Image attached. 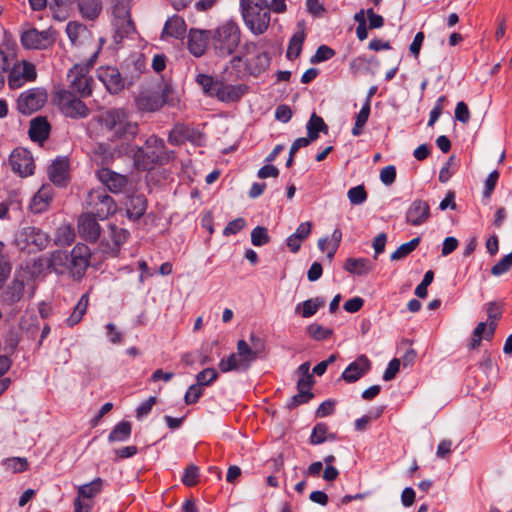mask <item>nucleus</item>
Instances as JSON below:
<instances>
[{"label":"nucleus","mask_w":512,"mask_h":512,"mask_svg":"<svg viewBox=\"0 0 512 512\" xmlns=\"http://www.w3.org/2000/svg\"><path fill=\"white\" fill-rule=\"evenodd\" d=\"M37 77L35 65L22 62L14 65L8 76V85L11 89L21 87L25 82L34 81Z\"/></svg>","instance_id":"obj_12"},{"label":"nucleus","mask_w":512,"mask_h":512,"mask_svg":"<svg viewBox=\"0 0 512 512\" xmlns=\"http://www.w3.org/2000/svg\"><path fill=\"white\" fill-rule=\"evenodd\" d=\"M209 40H211L210 30L191 28L188 33L187 48L193 56L199 58L205 54Z\"/></svg>","instance_id":"obj_15"},{"label":"nucleus","mask_w":512,"mask_h":512,"mask_svg":"<svg viewBox=\"0 0 512 512\" xmlns=\"http://www.w3.org/2000/svg\"><path fill=\"white\" fill-rule=\"evenodd\" d=\"M219 369L223 373L229 371H240L246 370V366L242 365V359L239 357V353H232L227 358H223L219 362Z\"/></svg>","instance_id":"obj_40"},{"label":"nucleus","mask_w":512,"mask_h":512,"mask_svg":"<svg viewBox=\"0 0 512 512\" xmlns=\"http://www.w3.org/2000/svg\"><path fill=\"white\" fill-rule=\"evenodd\" d=\"M90 249L85 244H77L69 254V270L73 277L81 278L89 265Z\"/></svg>","instance_id":"obj_11"},{"label":"nucleus","mask_w":512,"mask_h":512,"mask_svg":"<svg viewBox=\"0 0 512 512\" xmlns=\"http://www.w3.org/2000/svg\"><path fill=\"white\" fill-rule=\"evenodd\" d=\"M102 487L103 480L101 478H96L90 483L80 485L77 488V498L93 501L94 497L102 491Z\"/></svg>","instance_id":"obj_31"},{"label":"nucleus","mask_w":512,"mask_h":512,"mask_svg":"<svg viewBox=\"0 0 512 512\" xmlns=\"http://www.w3.org/2000/svg\"><path fill=\"white\" fill-rule=\"evenodd\" d=\"M498 179H499V172L497 170L492 171L487 176L485 183H484V190H483V196L485 198L491 197V195L496 187V184L498 182Z\"/></svg>","instance_id":"obj_58"},{"label":"nucleus","mask_w":512,"mask_h":512,"mask_svg":"<svg viewBox=\"0 0 512 512\" xmlns=\"http://www.w3.org/2000/svg\"><path fill=\"white\" fill-rule=\"evenodd\" d=\"M3 465L6 470L12 473H20L26 471L29 467V462L24 457H12L4 460Z\"/></svg>","instance_id":"obj_48"},{"label":"nucleus","mask_w":512,"mask_h":512,"mask_svg":"<svg viewBox=\"0 0 512 512\" xmlns=\"http://www.w3.org/2000/svg\"><path fill=\"white\" fill-rule=\"evenodd\" d=\"M107 233L112 239L116 248L123 244L128 238V231L125 228L118 227L114 224L108 226Z\"/></svg>","instance_id":"obj_50"},{"label":"nucleus","mask_w":512,"mask_h":512,"mask_svg":"<svg viewBox=\"0 0 512 512\" xmlns=\"http://www.w3.org/2000/svg\"><path fill=\"white\" fill-rule=\"evenodd\" d=\"M306 128L310 140L313 141L318 139L320 132H328V126L326 125L322 117L318 116L315 112L312 113Z\"/></svg>","instance_id":"obj_37"},{"label":"nucleus","mask_w":512,"mask_h":512,"mask_svg":"<svg viewBox=\"0 0 512 512\" xmlns=\"http://www.w3.org/2000/svg\"><path fill=\"white\" fill-rule=\"evenodd\" d=\"M87 207L91 210L90 214L100 219H105L116 212V204L105 189H92L86 198Z\"/></svg>","instance_id":"obj_5"},{"label":"nucleus","mask_w":512,"mask_h":512,"mask_svg":"<svg viewBox=\"0 0 512 512\" xmlns=\"http://www.w3.org/2000/svg\"><path fill=\"white\" fill-rule=\"evenodd\" d=\"M24 282L22 280H14L3 292V300L9 305L19 302L24 295Z\"/></svg>","instance_id":"obj_33"},{"label":"nucleus","mask_w":512,"mask_h":512,"mask_svg":"<svg viewBox=\"0 0 512 512\" xmlns=\"http://www.w3.org/2000/svg\"><path fill=\"white\" fill-rule=\"evenodd\" d=\"M75 238V233L70 225L63 224L56 230L55 244L58 246H68Z\"/></svg>","instance_id":"obj_44"},{"label":"nucleus","mask_w":512,"mask_h":512,"mask_svg":"<svg viewBox=\"0 0 512 512\" xmlns=\"http://www.w3.org/2000/svg\"><path fill=\"white\" fill-rule=\"evenodd\" d=\"M430 217V206L422 199L414 200L406 211V221L412 226H420Z\"/></svg>","instance_id":"obj_18"},{"label":"nucleus","mask_w":512,"mask_h":512,"mask_svg":"<svg viewBox=\"0 0 512 512\" xmlns=\"http://www.w3.org/2000/svg\"><path fill=\"white\" fill-rule=\"evenodd\" d=\"M66 33L72 45L84 46L91 41V33L87 27L77 21H70L66 26Z\"/></svg>","instance_id":"obj_22"},{"label":"nucleus","mask_w":512,"mask_h":512,"mask_svg":"<svg viewBox=\"0 0 512 512\" xmlns=\"http://www.w3.org/2000/svg\"><path fill=\"white\" fill-rule=\"evenodd\" d=\"M371 105L369 104V100L365 101L361 110L356 115L355 123L352 128V134L354 136H359L362 133V129L368 121L370 115Z\"/></svg>","instance_id":"obj_46"},{"label":"nucleus","mask_w":512,"mask_h":512,"mask_svg":"<svg viewBox=\"0 0 512 512\" xmlns=\"http://www.w3.org/2000/svg\"><path fill=\"white\" fill-rule=\"evenodd\" d=\"M255 67H251L252 74H259L264 71L270 64V58L267 53L258 54L255 59Z\"/></svg>","instance_id":"obj_62"},{"label":"nucleus","mask_w":512,"mask_h":512,"mask_svg":"<svg viewBox=\"0 0 512 512\" xmlns=\"http://www.w3.org/2000/svg\"><path fill=\"white\" fill-rule=\"evenodd\" d=\"M246 225L244 218L239 217L230 221L223 230L224 236L235 235L240 232Z\"/></svg>","instance_id":"obj_60"},{"label":"nucleus","mask_w":512,"mask_h":512,"mask_svg":"<svg viewBox=\"0 0 512 512\" xmlns=\"http://www.w3.org/2000/svg\"><path fill=\"white\" fill-rule=\"evenodd\" d=\"M68 161L66 158H57L48 168L49 179L56 185L62 186L67 179Z\"/></svg>","instance_id":"obj_28"},{"label":"nucleus","mask_w":512,"mask_h":512,"mask_svg":"<svg viewBox=\"0 0 512 512\" xmlns=\"http://www.w3.org/2000/svg\"><path fill=\"white\" fill-rule=\"evenodd\" d=\"M214 53L218 57H228L234 53L241 41L239 26L233 21H226L211 31Z\"/></svg>","instance_id":"obj_3"},{"label":"nucleus","mask_w":512,"mask_h":512,"mask_svg":"<svg viewBox=\"0 0 512 512\" xmlns=\"http://www.w3.org/2000/svg\"><path fill=\"white\" fill-rule=\"evenodd\" d=\"M22 235L27 246H34L37 251L45 249L50 243L49 235L36 227H26Z\"/></svg>","instance_id":"obj_24"},{"label":"nucleus","mask_w":512,"mask_h":512,"mask_svg":"<svg viewBox=\"0 0 512 512\" xmlns=\"http://www.w3.org/2000/svg\"><path fill=\"white\" fill-rule=\"evenodd\" d=\"M159 159L160 148L156 136L148 138L144 146L140 147L135 153V163L138 168L143 170H152Z\"/></svg>","instance_id":"obj_8"},{"label":"nucleus","mask_w":512,"mask_h":512,"mask_svg":"<svg viewBox=\"0 0 512 512\" xmlns=\"http://www.w3.org/2000/svg\"><path fill=\"white\" fill-rule=\"evenodd\" d=\"M113 20H120L131 17L130 5L126 1H116L112 8Z\"/></svg>","instance_id":"obj_56"},{"label":"nucleus","mask_w":512,"mask_h":512,"mask_svg":"<svg viewBox=\"0 0 512 512\" xmlns=\"http://www.w3.org/2000/svg\"><path fill=\"white\" fill-rule=\"evenodd\" d=\"M371 361L366 355H360L355 361L350 363L343 371L341 377L348 383H354L371 369Z\"/></svg>","instance_id":"obj_19"},{"label":"nucleus","mask_w":512,"mask_h":512,"mask_svg":"<svg viewBox=\"0 0 512 512\" xmlns=\"http://www.w3.org/2000/svg\"><path fill=\"white\" fill-rule=\"evenodd\" d=\"M217 378L218 372L214 368H206L196 375V383L205 387L211 385Z\"/></svg>","instance_id":"obj_53"},{"label":"nucleus","mask_w":512,"mask_h":512,"mask_svg":"<svg viewBox=\"0 0 512 512\" xmlns=\"http://www.w3.org/2000/svg\"><path fill=\"white\" fill-rule=\"evenodd\" d=\"M136 107L142 112H154L159 108L157 91L143 90L135 99Z\"/></svg>","instance_id":"obj_27"},{"label":"nucleus","mask_w":512,"mask_h":512,"mask_svg":"<svg viewBox=\"0 0 512 512\" xmlns=\"http://www.w3.org/2000/svg\"><path fill=\"white\" fill-rule=\"evenodd\" d=\"M240 10L251 33L261 35L267 31L271 21L267 0H240Z\"/></svg>","instance_id":"obj_2"},{"label":"nucleus","mask_w":512,"mask_h":512,"mask_svg":"<svg viewBox=\"0 0 512 512\" xmlns=\"http://www.w3.org/2000/svg\"><path fill=\"white\" fill-rule=\"evenodd\" d=\"M50 124L45 117L38 116L31 120L29 127V136L32 141L42 143L50 133Z\"/></svg>","instance_id":"obj_26"},{"label":"nucleus","mask_w":512,"mask_h":512,"mask_svg":"<svg viewBox=\"0 0 512 512\" xmlns=\"http://www.w3.org/2000/svg\"><path fill=\"white\" fill-rule=\"evenodd\" d=\"M56 39L55 30L48 28L39 31L36 28H30L21 35V43L26 49L44 50L51 47Z\"/></svg>","instance_id":"obj_7"},{"label":"nucleus","mask_w":512,"mask_h":512,"mask_svg":"<svg viewBox=\"0 0 512 512\" xmlns=\"http://www.w3.org/2000/svg\"><path fill=\"white\" fill-rule=\"evenodd\" d=\"M247 90L248 87L245 84H227L221 79L214 97L223 103L238 102L247 93Z\"/></svg>","instance_id":"obj_16"},{"label":"nucleus","mask_w":512,"mask_h":512,"mask_svg":"<svg viewBox=\"0 0 512 512\" xmlns=\"http://www.w3.org/2000/svg\"><path fill=\"white\" fill-rule=\"evenodd\" d=\"M131 432V423L128 421H122L112 429L108 436V440L109 442H123L130 437Z\"/></svg>","instance_id":"obj_39"},{"label":"nucleus","mask_w":512,"mask_h":512,"mask_svg":"<svg viewBox=\"0 0 512 512\" xmlns=\"http://www.w3.org/2000/svg\"><path fill=\"white\" fill-rule=\"evenodd\" d=\"M97 77L111 94H117L124 88V79L114 66L99 67Z\"/></svg>","instance_id":"obj_14"},{"label":"nucleus","mask_w":512,"mask_h":512,"mask_svg":"<svg viewBox=\"0 0 512 512\" xmlns=\"http://www.w3.org/2000/svg\"><path fill=\"white\" fill-rule=\"evenodd\" d=\"M97 175L100 182L114 194L128 192L132 185L127 176L116 173L108 168L100 169Z\"/></svg>","instance_id":"obj_10"},{"label":"nucleus","mask_w":512,"mask_h":512,"mask_svg":"<svg viewBox=\"0 0 512 512\" xmlns=\"http://www.w3.org/2000/svg\"><path fill=\"white\" fill-rule=\"evenodd\" d=\"M237 352L239 357L242 359V365H245L248 369L251 363L261 353V349L254 344V348H251L245 340H239L237 342Z\"/></svg>","instance_id":"obj_30"},{"label":"nucleus","mask_w":512,"mask_h":512,"mask_svg":"<svg viewBox=\"0 0 512 512\" xmlns=\"http://www.w3.org/2000/svg\"><path fill=\"white\" fill-rule=\"evenodd\" d=\"M47 97V91L44 88H30L18 96L17 110L23 115H30L44 106Z\"/></svg>","instance_id":"obj_6"},{"label":"nucleus","mask_w":512,"mask_h":512,"mask_svg":"<svg viewBox=\"0 0 512 512\" xmlns=\"http://www.w3.org/2000/svg\"><path fill=\"white\" fill-rule=\"evenodd\" d=\"M58 100L62 112L68 117L84 118L89 114V109L86 104L72 95L70 91H60Z\"/></svg>","instance_id":"obj_9"},{"label":"nucleus","mask_w":512,"mask_h":512,"mask_svg":"<svg viewBox=\"0 0 512 512\" xmlns=\"http://www.w3.org/2000/svg\"><path fill=\"white\" fill-rule=\"evenodd\" d=\"M345 269L352 274L365 275L372 270V265L366 258H348L345 263Z\"/></svg>","instance_id":"obj_36"},{"label":"nucleus","mask_w":512,"mask_h":512,"mask_svg":"<svg viewBox=\"0 0 512 512\" xmlns=\"http://www.w3.org/2000/svg\"><path fill=\"white\" fill-rule=\"evenodd\" d=\"M420 238L416 237L410 240L407 243H404L400 245L392 254H391V260H401L405 258L407 255H409L411 252H413L419 245Z\"/></svg>","instance_id":"obj_47"},{"label":"nucleus","mask_w":512,"mask_h":512,"mask_svg":"<svg viewBox=\"0 0 512 512\" xmlns=\"http://www.w3.org/2000/svg\"><path fill=\"white\" fill-rule=\"evenodd\" d=\"M400 369V360L397 358L392 359L383 374V380L390 381L395 378Z\"/></svg>","instance_id":"obj_64"},{"label":"nucleus","mask_w":512,"mask_h":512,"mask_svg":"<svg viewBox=\"0 0 512 512\" xmlns=\"http://www.w3.org/2000/svg\"><path fill=\"white\" fill-rule=\"evenodd\" d=\"M88 303H89V296H88V293H85L82 295V297L80 298V300L74 307L72 314L67 319V324L69 326H74L81 321L84 314L86 313Z\"/></svg>","instance_id":"obj_42"},{"label":"nucleus","mask_w":512,"mask_h":512,"mask_svg":"<svg viewBox=\"0 0 512 512\" xmlns=\"http://www.w3.org/2000/svg\"><path fill=\"white\" fill-rule=\"evenodd\" d=\"M304 40L305 33L303 31L297 32L292 36L286 52V56L288 59L293 60L300 55Z\"/></svg>","instance_id":"obj_45"},{"label":"nucleus","mask_w":512,"mask_h":512,"mask_svg":"<svg viewBox=\"0 0 512 512\" xmlns=\"http://www.w3.org/2000/svg\"><path fill=\"white\" fill-rule=\"evenodd\" d=\"M187 33V25L185 20L178 16L173 15L169 17L164 27L162 28V38L171 37L174 39H183Z\"/></svg>","instance_id":"obj_23"},{"label":"nucleus","mask_w":512,"mask_h":512,"mask_svg":"<svg viewBox=\"0 0 512 512\" xmlns=\"http://www.w3.org/2000/svg\"><path fill=\"white\" fill-rule=\"evenodd\" d=\"M328 439L335 440L336 435L328 433V427L325 423H317L312 430L310 443L312 445H319Z\"/></svg>","instance_id":"obj_41"},{"label":"nucleus","mask_w":512,"mask_h":512,"mask_svg":"<svg viewBox=\"0 0 512 512\" xmlns=\"http://www.w3.org/2000/svg\"><path fill=\"white\" fill-rule=\"evenodd\" d=\"M112 24L115 29L114 38L117 43L122 41L125 37H129L135 33V26L131 17L120 20H112Z\"/></svg>","instance_id":"obj_35"},{"label":"nucleus","mask_w":512,"mask_h":512,"mask_svg":"<svg viewBox=\"0 0 512 512\" xmlns=\"http://www.w3.org/2000/svg\"><path fill=\"white\" fill-rule=\"evenodd\" d=\"M221 79H215L214 77L207 74H198L196 82L201 86L205 95L214 97L216 89L218 88Z\"/></svg>","instance_id":"obj_43"},{"label":"nucleus","mask_w":512,"mask_h":512,"mask_svg":"<svg viewBox=\"0 0 512 512\" xmlns=\"http://www.w3.org/2000/svg\"><path fill=\"white\" fill-rule=\"evenodd\" d=\"M180 103L179 95L176 93L170 84L162 83V106L167 104L170 106H177Z\"/></svg>","instance_id":"obj_52"},{"label":"nucleus","mask_w":512,"mask_h":512,"mask_svg":"<svg viewBox=\"0 0 512 512\" xmlns=\"http://www.w3.org/2000/svg\"><path fill=\"white\" fill-rule=\"evenodd\" d=\"M97 52L93 53L86 65L76 64L68 73L70 81V92L72 95L79 94L81 97H88L92 93V79L88 76L89 68L94 65Z\"/></svg>","instance_id":"obj_4"},{"label":"nucleus","mask_w":512,"mask_h":512,"mask_svg":"<svg viewBox=\"0 0 512 512\" xmlns=\"http://www.w3.org/2000/svg\"><path fill=\"white\" fill-rule=\"evenodd\" d=\"M81 15L89 20H95L102 11L100 0H78Z\"/></svg>","instance_id":"obj_34"},{"label":"nucleus","mask_w":512,"mask_h":512,"mask_svg":"<svg viewBox=\"0 0 512 512\" xmlns=\"http://www.w3.org/2000/svg\"><path fill=\"white\" fill-rule=\"evenodd\" d=\"M96 216L90 213L83 214L78 221V232L82 238L89 242H96L101 234V228Z\"/></svg>","instance_id":"obj_20"},{"label":"nucleus","mask_w":512,"mask_h":512,"mask_svg":"<svg viewBox=\"0 0 512 512\" xmlns=\"http://www.w3.org/2000/svg\"><path fill=\"white\" fill-rule=\"evenodd\" d=\"M126 214L129 220H138L146 211V199L142 195H132L128 197L126 203Z\"/></svg>","instance_id":"obj_29"},{"label":"nucleus","mask_w":512,"mask_h":512,"mask_svg":"<svg viewBox=\"0 0 512 512\" xmlns=\"http://www.w3.org/2000/svg\"><path fill=\"white\" fill-rule=\"evenodd\" d=\"M334 55H335V51L332 48H330L326 45H321L318 47V49L316 50V53L312 57V62L313 63L324 62V61L331 59Z\"/></svg>","instance_id":"obj_59"},{"label":"nucleus","mask_w":512,"mask_h":512,"mask_svg":"<svg viewBox=\"0 0 512 512\" xmlns=\"http://www.w3.org/2000/svg\"><path fill=\"white\" fill-rule=\"evenodd\" d=\"M396 179V168L394 165H388L381 169L380 180L386 185L390 186L395 182Z\"/></svg>","instance_id":"obj_63"},{"label":"nucleus","mask_w":512,"mask_h":512,"mask_svg":"<svg viewBox=\"0 0 512 512\" xmlns=\"http://www.w3.org/2000/svg\"><path fill=\"white\" fill-rule=\"evenodd\" d=\"M9 163L12 170L18 173L21 177H27L34 172V161L31 153L24 148H17L13 150L10 155Z\"/></svg>","instance_id":"obj_13"},{"label":"nucleus","mask_w":512,"mask_h":512,"mask_svg":"<svg viewBox=\"0 0 512 512\" xmlns=\"http://www.w3.org/2000/svg\"><path fill=\"white\" fill-rule=\"evenodd\" d=\"M52 197V187L49 184L43 185L31 200V211L36 214L46 211L52 201Z\"/></svg>","instance_id":"obj_25"},{"label":"nucleus","mask_w":512,"mask_h":512,"mask_svg":"<svg viewBox=\"0 0 512 512\" xmlns=\"http://www.w3.org/2000/svg\"><path fill=\"white\" fill-rule=\"evenodd\" d=\"M324 305L325 300L323 298L315 297L297 304L295 312L300 313L303 318H309L316 314L319 308L323 307Z\"/></svg>","instance_id":"obj_32"},{"label":"nucleus","mask_w":512,"mask_h":512,"mask_svg":"<svg viewBox=\"0 0 512 512\" xmlns=\"http://www.w3.org/2000/svg\"><path fill=\"white\" fill-rule=\"evenodd\" d=\"M158 402V398L157 396H151L149 397L147 400H145L144 402H142L137 410H136V416L138 419H142L143 417L147 416L152 407Z\"/></svg>","instance_id":"obj_61"},{"label":"nucleus","mask_w":512,"mask_h":512,"mask_svg":"<svg viewBox=\"0 0 512 512\" xmlns=\"http://www.w3.org/2000/svg\"><path fill=\"white\" fill-rule=\"evenodd\" d=\"M39 267L48 268L58 274H63L69 268V254L63 251H54L48 257H41L37 261Z\"/></svg>","instance_id":"obj_21"},{"label":"nucleus","mask_w":512,"mask_h":512,"mask_svg":"<svg viewBox=\"0 0 512 512\" xmlns=\"http://www.w3.org/2000/svg\"><path fill=\"white\" fill-rule=\"evenodd\" d=\"M99 122L114 139L130 140L138 133V123L132 120L130 111L122 107L104 111Z\"/></svg>","instance_id":"obj_1"},{"label":"nucleus","mask_w":512,"mask_h":512,"mask_svg":"<svg viewBox=\"0 0 512 512\" xmlns=\"http://www.w3.org/2000/svg\"><path fill=\"white\" fill-rule=\"evenodd\" d=\"M307 333L314 340L321 341L329 338L333 331L318 323H312L307 327Z\"/></svg>","instance_id":"obj_49"},{"label":"nucleus","mask_w":512,"mask_h":512,"mask_svg":"<svg viewBox=\"0 0 512 512\" xmlns=\"http://www.w3.org/2000/svg\"><path fill=\"white\" fill-rule=\"evenodd\" d=\"M347 196L351 204L360 205L366 201L367 192L363 185H358L349 189Z\"/></svg>","instance_id":"obj_54"},{"label":"nucleus","mask_w":512,"mask_h":512,"mask_svg":"<svg viewBox=\"0 0 512 512\" xmlns=\"http://www.w3.org/2000/svg\"><path fill=\"white\" fill-rule=\"evenodd\" d=\"M201 138V133L196 129L182 123H177L170 131L168 141L172 145H182L186 141H190L192 143H199L201 141Z\"/></svg>","instance_id":"obj_17"},{"label":"nucleus","mask_w":512,"mask_h":512,"mask_svg":"<svg viewBox=\"0 0 512 512\" xmlns=\"http://www.w3.org/2000/svg\"><path fill=\"white\" fill-rule=\"evenodd\" d=\"M203 387L197 383L191 385L185 393L184 401L187 405L196 403L203 395Z\"/></svg>","instance_id":"obj_57"},{"label":"nucleus","mask_w":512,"mask_h":512,"mask_svg":"<svg viewBox=\"0 0 512 512\" xmlns=\"http://www.w3.org/2000/svg\"><path fill=\"white\" fill-rule=\"evenodd\" d=\"M251 242L254 246H263L270 242L268 229L264 226H256L251 231Z\"/></svg>","instance_id":"obj_51"},{"label":"nucleus","mask_w":512,"mask_h":512,"mask_svg":"<svg viewBox=\"0 0 512 512\" xmlns=\"http://www.w3.org/2000/svg\"><path fill=\"white\" fill-rule=\"evenodd\" d=\"M199 468L193 464L188 465L182 476V483L188 487H192L198 483Z\"/></svg>","instance_id":"obj_55"},{"label":"nucleus","mask_w":512,"mask_h":512,"mask_svg":"<svg viewBox=\"0 0 512 512\" xmlns=\"http://www.w3.org/2000/svg\"><path fill=\"white\" fill-rule=\"evenodd\" d=\"M488 314V331L485 335L486 340H490L495 333L497 321L501 318L502 312L496 302H490L487 308Z\"/></svg>","instance_id":"obj_38"}]
</instances>
